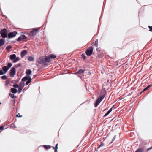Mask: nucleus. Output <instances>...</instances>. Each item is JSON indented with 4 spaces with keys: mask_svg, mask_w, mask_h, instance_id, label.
<instances>
[{
    "mask_svg": "<svg viewBox=\"0 0 152 152\" xmlns=\"http://www.w3.org/2000/svg\"><path fill=\"white\" fill-rule=\"evenodd\" d=\"M8 68L9 69L12 65V64L11 63H9L8 64Z\"/></svg>",
    "mask_w": 152,
    "mask_h": 152,
    "instance_id": "22",
    "label": "nucleus"
},
{
    "mask_svg": "<svg viewBox=\"0 0 152 152\" xmlns=\"http://www.w3.org/2000/svg\"><path fill=\"white\" fill-rule=\"evenodd\" d=\"M26 37L25 35H23L20 36L18 39L17 41H20L24 39H26Z\"/></svg>",
    "mask_w": 152,
    "mask_h": 152,
    "instance_id": "8",
    "label": "nucleus"
},
{
    "mask_svg": "<svg viewBox=\"0 0 152 152\" xmlns=\"http://www.w3.org/2000/svg\"><path fill=\"white\" fill-rule=\"evenodd\" d=\"M37 33V30H35L33 31L30 32L29 34V35L31 36H34Z\"/></svg>",
    "mask_w": 152,
    "mask_h": 152,
    "instance_id": "11",
    "label": "nucleus"
},
{
    "mask_svg": "<svg viewBox=\"0 0 152 152\" xmlns=\"http://www.w3.org/2000/svg\"><path fill=\"white\" fill-rule=\"evenodd\" d=\"M2 78L4 79H6L7 78V77L5 76H2Z\"/></svg>",
    "mask_w": 152,
    "mask_h": 152,
    "instance_id": "31",
    "label": "nucleus"
},
{
    "mask_svg": "<svg viewBox=\"0 0 152 152\" xmlns=\"http://www.w3.org/2000/svg\"><path fill=\"white\" fill-rule=\"evenodd\" d=\"M4 129L3 127V126H1L0 127V129L2 130Z\"/></svg>",
    "mask_w": 152,
    "mask_h": 152,
    "instance_id": "35",
    "label": "nucleus"
},
{
    "mask_svg": "<svg viewBox=\"0 0 152 152\" xmlns=\"http://www.w3.org/2000/svg\"><path fill=\"white\" fill-rule=\"evenodd\" d=\"M7 32L6 29H4L0 31L1 36L3 38H5L7 37Z\"/></svg>",
    "mask_w": 152,
    "mask_h": 152,
    "instance_id": "2",
    "label": "nucleus"
},
{
    "mask_svg": "<svg viewBox=\"0 0 152 152\" xmlns=\"http://www.w3.org/2000/svg\"><path fill=\"white\" fill-rule=\"evenodd\" d=\"M104 145V144H102L99 147V148H100L102 146H103Z\"/></svg>",
    "mask_w": 152,
    "mask_h": 152,
    "instance_id": "36",
    "label": "nucleus"
},
{
    "mask_svg": "<svg viewBox=\"0 0 152 152\" xmlns=\"http://www.w3.org/2000/svg\"><path fill=\"white\" fill-rule=\"evenodd\" d=\"M112 108H111L110 110L105 114L104 117H105L107 115L112 111Z\"/></svg>",
    "mask_w": 152,
    "mask_h": 152,
    "instance_id": "16",
    "label": "nucleus"
},
{
    "mask_svg": "<svg viewBox=\"0 0 152 152\" xmlns=\"http://www.w3.org/2000/svg\"><path fill=\"white\" fill-rule=\"evenodd\" d=\"M143 149L141 148L137 150L135 152H143Z\"/></svg>",
    "mask_w": 152,
    "mask_h": 152,
    "instance_id": "19",
    "label": "nucleus"
},
{
    "mask_svg": "<svg viewBox=\"0 0 152 152\" xmlns=\"http://www.w3.org/2000/svg\"><path fill=\"white\" fill-rule=\"evenodd\" d=\"M16 34L17 32L15 31L9 33L8 35L9 38H10L15 37Z\"/></svg>",
    "mask_w": 152,
    "mask_h": 152,
    "instance_id": "6",
    "label": "nucleus"
},
{
    "mask_svg": "<svg viewBox=\"0 0 152 152\" xmlns=\"http://www.w3.org/2000/svg\"><path fill=\"white\" fill-rule=\"evenodd\" d=\"M58 144H57L56 145V149L57 150V149L58 148Z\"/></svg>",
    "mask_w": 152,
    "mask_h": 152,
    "instance_id": "37",
    "label": "nucleus"
},
{
    "mask_svg": "<svg viewBox=\"0 0 152 152\" xmlns=\"http://www.w3.org/2000/svg\"><path fill=\"white\" fill-rule=\"evenodd\" d=\"M151 149H152V146L151 147L149 148H148V151L150 150Z\"/></svg>",
    "mask_w": 152,
    "mask_h": 152,
    "instance_id": "38",
    "label": "nucleus"
},
{
    "mask_svg": "<svg viewBox=\"0 0 152 152\" xmlns=\"http://www.w3.org/2000/svg\"><path fill=\"white\" fill-rule=\"evenodd\" d=\"M103 88L104 89H105H105H106V88H105L104 87V86H103Z\"/></svg>",
    "mask_w": 152,
    "mask_h": 152,
    "instance_id": "40",
    "label": "nucleus"
},
{
    "mask_svg": "<svg viewBox=\"0 0 152 152\" xmlns=\"http://www.w3.org/2000/svg\"><path fill=\"white\" fill-rule=\"evenodd\" d=\"M30 76L28 75H27L26 77H25L23 78L22 79V80L23 81H26V80H28V79L30 77Z\"/></svg>",
    "mask_w": 152,
    "mask_h": 152,
    "instance_id": "13",
    "label": "nucleus"
},
{
    "mask_svg": "<svg viewBox=\"0 0 152 152\" xmlns=\"http://www.w3.org/2000/svg\"><path fill=\"white\" fill-rule=\"evenodd\" d=\"M15 73V69L14 68H12L10 70V74L11 76H13Z\"/></svg>",
    "mask_w": 152,
    "mask_h": 152,
    "instance_id": "7",
    "label": "nucleus"
},
{
    "mask_svg": "<svg viewBox=\"0 0 152 152\" xmlns=\"http://www.w3.org/2000/svg\"><path fill=\"white\" fill-rule=\"evenodd\" d=\"M55 152H57V150L56 149L55 150Z\"/></svg>",
    "mask_w": 152,
    "mask_h": 152,
    "instance_id": "41",
    "label": "nucleus"
},
{
    "mask_svg": "<svg viewBox=\"0 0 152 152\" xmlns=\"http://www.w3.org/2000/svg\"><path fill=\"white\" fill-rule=\"evenodd\" d=\"M49 61V59L47 58V57L46 56H42L40 57L38 59V62L40 64H42L45 61Z\"/></svg>",
    "mask_w": 152,
    "mask_h": 152,
    "instance_id": "1",
    "label": "nucleus"
},
{
    "mask_svg": "<svg viewBox=\"0 0 152 152\" xmlns=\"http://www.w3.org/2000/svg\"><path fill=\"white\" fill-rule=\"evenodd\" d=\"M12 48V47L11 46H8L7 47V50H9L10 49Z\"/></svg>",
    "mask_w": 152,
    "mask_h": 152,
    "instance_id": "27",
    "label": "nucleus"
},
{
    "mask_svg": "<svg viewBox=\"0 0 152 152\" xmlns=\"http://www.w3.org/2000/svg\"><path fill=\"white\" fill-rule=\"evenodd\" d=\"M120 124H117L115 126V127L116 128L115 129H117V131L120 130Z\"/></svg>",
    "mask_w": 152,
    "mask_h": 152,
    "instance_id": "12",
    "label": "nucleus"
},
{
    "mask_svg": "<svg viewBox=\"0 0 152 152\" xmlns=\"http://www.w3.org/2000/svg\"><path fill=\"white\" fill-rule=\"evenodd\" d=\"M10 57L11 60H13V61L14 62H16L18 60V58H16V56L15 54L11 55Z\"/></svg>",
    "mask_w": 152,
    "mask_h": 152,
    "instance_id": "5",
    "label": "nucleus"
},
{
    "mask_svg": "<svg viewBox=\"0 0 152 152\" xmlns=\"http://www.w3.org/2000/svg\"><path fill=\"white\" fill-rule=\"evenodd\" d=\"M17 117H21L22 116L20 115L19 114V113L17 115Z\"/></svg>",
    "mask_w": 152,
    "mask_h": 152,
    "instance_id": "33",
    "label": "nucleus"
},
{
    "mask_svg": "<svg viewBox=\"0 0 152 152\" xmlns=\"http://www.w3.org/2000/svg\"><path fill=\"white\" fill-rule=\"evenodd\" d=\"M28 60L30 61H33L34 60V58L31 56H30L28 58Z\"/></svg>",
    "mask_w": 152,
    "mask_h": 152,
    "instance_id": "17",
    "label": "nucleus"
},
{
    "mask_svg": "<svg viewBox=\"0 0 152 152\" xmlns=\"http://www.w3.org/2000/svg\"><path fill=\"white\" fill-rule=\"evenodd\" d=\"M9 69V68L7 66H4L3 68V72L5 74Z\"/></svg>",
    "mask_w": 152,
    "mask_h": 152,
    "instance_id": "9",
    "label": "nucleus"
},
{
    "mask_svg": "<svg viewBox=\"0 0 152 152\" xmlns=\"http://www.w3.org/2000/svg\"><path fill=\"white\" fill-rule=\"evenodd\" d=\"M56 58V56L53 55H50L48 57H47V58H48L49 59V61H50V60L52 58Z\"/></svg>",
    "mask_w": 152,
    "mask_h": 152,
    "instance_id": "10",
    "label": "nucleus"
},
{
    "mask_svg": "<svg viewBox=\"0 0 152 152\" xmlns=\"http://www.w3.org/2000/svg\"><path fill=\"white\" fill-rule=\"evenodd\" d=\"M82 56L83 58H84V59L86 58V56L84 55V54H82Z\"/></svg>",
    "mask_w": 152,
    "mask_h": 152,
    "instance_id": "32",
    "label": "nucleus"
},
{
    "mask_svg": "<svg viewBox=\"0 0 152 152\" xmlns=\"http://www.w3.org/2000/svg\"><path fill=\"white\" fill-rule=\"evenodd\" d=\"M11 92L13 93H15L17 92V90L16 89L12 88L11 89Z\"/></svg>",
    "mask_w": 152,
    "mask_h": 152,
    "instance_id": "18",
    "label": "nucleus"
},
{
    "mask_svg": "<svg viewBox=\"0 0 152 152\" xmlns=\"http://www.w3.org/2000/svg\"><path fill=\"white\" fill-rule=\"evenodd\" d=\"M93 49L92 48L90 47L88 48L86 51V54L88 56H90L92 53Z\"/></svg>",
    "mask_w": 152,
    "mask_h": 152,
    "instance_id": "4",
    "label": "nucleus"
},
{
    "mask_svg": "<svg viewBox=\"0 0 152 152\" xmlns=\"http://www.w3.org/2000/svg\"><path fill=\"white\" fill-rule=\"evenodd\" d=\"M4 43V40L3 39H1L0 40V46H3Z\"/></svg>",
    "mask_w": 152,
    "mask_h": 152,
    "instance_id": "15",
    "label": "nucleus"
},
{
    "mask_svg": "<svg viewBox=\"0 0 152 152\" xmlns=\"http://www.w3.org/2000/svg\"><path fill=\"white\" fill-rule=\"evenodd\" d=\"M44 147L45 148L47 149L50 148V146H44Z\"/></svg>",
    "mask_w": 152,
    "mask_h": 152,
    "instance_id": "25",
    "label": "nucleus"
},
{
    "mask_svg": "<svg viewBox=\"0 0 152 152\" xmlns=\"http://www.w3.org/2000/svg\"><path fill=\"white\" fill-rule=\"evenodd\" d=\"M148 27L150 28L149 31L152 32V26H148Z\"/></svg>",
    "mask_w": 152,
    "mask_h": 152,
    "instance_id": "30",
    "label": "nucleus"
},
{
    "mask_svg": "<svg viewBox=\"0 0 152 152\" xmlns=\"http://www.w3.org/2000/svg\"><path fill=\"white\" fill-rule=\"evenodd\" d=\"M10 96L12 98H14L15 97L14 95L13 94H10Z\"/></svg>",
    "mask_w": 152,
    "mask_h": 152,
    "instance_id": "23",
    "label": "nucleus"
},
{
    "mask_svg": "<svg viewBox=\"0 0 152 152\" xmlns=\"http://www.w3.org/2000/svg\"><path fill=\"white\" fill-rule=\"evenodd\" d=\"M4 74V72L0 70V75H2Z\"/></svg>",
    "mask_w": 152,
    "mask_h": 152,
    "instance_id": "28",
    "label": "nucleus"
},
{
    "mask_svg": "<svg viewBox=\"0 0 152 152\" xmlns=\"http://www.w3.org/2000/svg\"><path fill=\"white\" fill-rule=\"evenodd\" d=\"M31 73V71L30 70H28L26 72V74L28 75H30Z\"/></svg>",
    "mask_w": 152,
    "mask_h": 152,
    "instance_id": "21",
    "label": "nucleus"
},
{
    "mask_svg": "<svg viewBox=\"0 0 152 152\" xmlns=\"http://www.w3.org/2000/svg\"><path fill=\"white\" fill-rule=\"evenodd\" d=\"M148 88H148V86L147 87H146L145 88H144V90L142 91V92H143L145 91L146 90H147V89H148Z\"/></svg>",
    "mask_w": 152,
    "mask_h": 152,
    "instance_id": "26",
    "label": "nucleus"
},
{
    "mask_svg": "<svg viewBox=\"0 0 152 152\" xmlns=\"http://www.w3.org/2000/svg\"><path fill=\"white\" fill-rule=\"evenodd\" d=\"M13 87L15 88H18V86L17 84H15L13 85Z\"/></svg>",
    "mask_w": 152,
    "mask_h": 152,
    "instance_id": "29",
    "label": "nucleus"
},
{
    "mask_svg": "<svg viewBox=\"0 0 152 152\" xmlns=\"http://www.w3.org/2000/svg\"><path fill=\"white\" fill-rule=\"evenodd\" d=\"M27 53V52L26 50H24L23 51L21 54V56L22 57L24 56Z\"/></svg>",
    "mask_w": 152,
    "mask_h": 152,
    "instance_id": "14",
    "label": "nucleus"
},
{
    "mask_svg": "<svg viewBox=\"0 0 152 152\" xmlns=\"http://www.w3.org/2000/svg\"><path fill=\"white\" fill-rule=\"evenodd\" d=\"M31 79L30 77L28 80L27 81L26 83V84L28 85L31 81Z\"/></svg>",
    "mask_w": 152,
    "mask_h": 152,
    "instance_id": "20",
    "label": "nucleus"
},
{
    "mask_svg": "<svg viewBox=\"0 0 152 152\" xmlns=\"http://www.w3.org/2000/svg\"><path fill=\"white\" fill-rule=\"evenodd\" d=\"M21 90H22V88H19L18 89V90L19 92V93L21 91Z\"/></svg>",
    "mask_w": 152,
    "mask_h": 152,
    "instance_id": "34",
    "label": "nucleus"
},
{
    "mask_svg": "<svg viewBox=\"0 0 152 152\" xmlns=\"http://www.w3.org/2000/svg\"><path fill=\"white\" fill-rule=\"evenodd\" d=\"M152 86V84H150V85H149V86H148V88H149L150 87H151Z\"/></svg>",
    "mask_w": 152,
    "mask_h": 152,
    "instance_id": "39",
    "label": "nucleus"
},
{
    "mask_svg": "<svg viewBox=\"0 0 152 152\" xmlns=\"http://www.w3.org/2000/svg\"><path fill=\"white\" fill-rule=\"evenodd\" d=\"M104 97V96H100V97L97 99L95 104V107H96L98 105L102 100Z\"/></svg>",
    "mask_w": 152,
    "mask_h": 152,
    "instance_id": "3",
    "label": "nucleus"
},
{
    "mask_svg": "<svg viewBox=\"0 0 152 152\" xmlns=\"http://www.w3.org/2000/svg\"><path fill=\"white\" fill-rule=\"evenodd\" d=\"M83 70H79V71H77V73H83Z\"/></svg>",
    "mask_w": 152,
    "mask_h": 152,
    "instance_id": "24",
    "label": "nucleus"
}]
</instances>
